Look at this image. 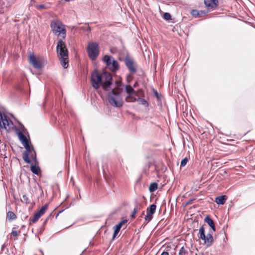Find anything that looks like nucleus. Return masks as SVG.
Masks as SVG:
<instances>
[{
    "mask_svg": "<svg viewBox=\"0 0 255 255\" xmlns=\"http://www.w3.org/2000/svg\"><path fill=\"white\" fill-rule=\"evenodd\" d=\"M112 80L111 74L107 72L100 74L98 70H95L91 74V84L93 87L96 90L101 85L104 90H109L112 84Z\"/></svg>",
    "mask_w": 255,
    "mask_h": 255,
    "instance_id": "nucleus-1",
    "label": "nucleus"
},
{
    "mask_svg": "<svg viewBox=\"0 0 255 255\" xmlns=\"http://www.w3.org/2000/svg\"><path fill=\"white\" fill-rule=\"evenodd\" d=\"M56 51L61 65L64 68L68 66V52L65 43L60 39L58 41L56 46Z\"/></svg>",
    "mask_w": 255,
    "mask_h": 255,
    "instance_id": "nucleus-2",
    "label": "nucleus"
},
{
    "mask_svg": "<svg viewBox=\"0 0 255 255\" xmlns=\"http://www.w3.org/2000/svg\"><path fill=\"white\" fill-rule=\"evenodd\" d=\"M50 27L53 33L62 39H65L66 35L65 25L58 19H53L50 22Z\"/></svg>",
    "mask_w": 255,
    "mask_h": 255,
    "instance_id": "nucleus-3",
    "label": "nucleus"
},
{
    "mask_svg": "<svg viewBox=\"0 0 255 255\" xmlns=\"http://www.w3.org/2000/svg\"><path fill=\"white\" fill-rule=\"evenodd\" d=\"M107 99L111 105L116 107H121L123 105L120 92L115 89H112L107 95Z\"/></svg>",
    "mask_w": 255,
    "mask_h": 255,
    "instance_id": "nucleus-4",
    "label": "nucleus"
},
{
    "mask_svg": "<svg viewBox=\"0 0 255 255\" xmlns=\"http://www.w3.org/2000/svg\"><path fill=\"white\" fill-rule=\"evenodd\" d=\"M103 61L107 67L112 71L116 72L119 69V64L112 56L106 55L103 58Z\"/></svg>",
    "mask_w": 255,
    "mask_h": 255,
    "instance_id": "nucleus-5",
    "label": "nucleus"
},
{
    "mask_svg": "<svg viewBox=\"0 0 255 255\" xmlns=\"http://www.w3.org/2000/svg\"><path fill=\"white\" fill-rule=\"evenodd\" d=\"M87 52L89 57L93 60H95L99 53V47L96 42L89 44L87 48Z\"/></svg>",
    "mask_w": 255,
    "mask_h": 255,
    "instance_id": "nucleus-6",
    "label": "nucleus"
},
{
    "mask_svg": "<svg viewBox=\"0 0 255 255\" xmlns=\"http://www.w3.org/2000/svg\"><path fill=\"white\" fill-rule=\"evenodd\" d=\"M22 144L26 149V150L23 153V159L25 162L27 163H30V160L29 158V156L30 154L32 151L34 150L33 147L32 145H29L28 143V141L27 142H26L25 143H24Z\"/></svg>",
    "mask_w": 255,
    "mask_h": 255,
    "instance_id": "nucleus-7",
    "label": "nucleus"
},
{
    "mask_svg": "<svg viewBox=\"0 0 255 255\" xmlns=\"http://www.w3.org/2000/svg\"><path fill=\"white\" fill-rule=\"evenodd\" d=\"M125 63L131 73H134L136 72V65L132 58L126 56L125 58Z\"/></svg>",
    "mask_w": 255,
    "mask_h": 255,
    "instance_id": "nucleus-8",
    "label": "nucleus"
},
{
    "mask_svg": "<svg viewBox=\"0 0 255 255\" xmlns=\"http://www.w3.org/2000/svg\"><path fill=\"white\" fill-rule=\"evenodd\" d=\"M156 206L155 204H152L147 209V214L144 217V219L147 223L149 222L153 218V214L155 213Z\"/></svg>",
    "mask_w": 255,
    "mask_h": 255,
    "instance_id": "nucleus-9",
    "label": "nucleus"
},
{
    "mask_svg": "<svg viewBox=\"0 0 255 255\" xmlns=\"http://www.w3.org/2000/svg\"><path fill=\"white\" fill-rule=\"evenodd\" d=\"M29 60L30 63L35 68L39 69L41 68L42 65L41 63L37 60L34 55H30Z\"/></svg>",
    "mask_w": 255,
    "mask_h": 255,
    "instance_id": "nucleus-10",
    "label": "nucleus"
},
{
    "mask_svg": "<svg viewBox=\"0 0 255 255\" xmlns=\"http://www.w3.org/2000/svg\"><path fill=\"white\" fill-rule=\"evenodd\" d=\"M204 3L209 9H212L218 5V0H204Z\"/></svg>",
    "mask_w": 255,
    "mask_h": 255,
    "instance_id": "nucleus-11",
    "label": "nucleus"
},
{
    "mask_svg": "<svg viewBox=\"0 0 255 255\" xmlns=\"http://www.w3.org/2000/svg\"><path fill=\"white\" fill-rule=\"evenodd\" d=\"M127 220H122L115 226V231L112 238L113 240H114L118 234L119 233L123 225L127 223Z\"/></svg>",
    "mask_w": 255,
    "mask_h": 255,
    "instance_id": "nucleus-12",
    "label": "nucleus"
},
{
    "mask_svg": "<svg viewBox=\"0 0 255 255\" xmlns=\"http://www.w3.org/2000/svg\"><path fill=\"white\" fill-rule=\"evenodd\" d=\"M208 12L206 10H197L196 9H193L191 11L192 15L195 17H201L203 15H205Z\"/></svg>",
    "mask_w": 255,
    "mask_h": 255,
    "instance_id": "nucleus-13",
    "label": "nucleus"
},
{
    "mask_svg": "<svg viewBox=\"0 0 255 255\" xmlns=\"http://www.w3.org/2000/svg\"><path fill=\"white\" fill-rule=\"evenodd\" d=\"M204 241V243L208 247H209L212 245L213 242V238L212 235L211 234H208L207 236L205 237V239L203 240Z\"/></svg>",
    "mask_w": 255,
    "mask_h": 255,
    "instance_id": "nucleus-14",
    "label": "nucleus"
},
{
    "mask_svg": "<svg viewBox=\"0 0 255 255\" xmlns=\"http://www.w3.org/2000/svg\"><path fill=\"white\" fill-rule=\"evenodd\" d=\"M227 198L225 195L218 196L216 198L215 201L219 205H223L225 204Z\"/></svg>",
    "mask_w": 255,
    "mask_h": 255,
    "instance_id": "nucleus-15",
    "label": "nucleus"
},
{
    "mask_svg": "<svg viewBox=\"0 0 255 255\" xmlns=\"http://www.w3.org/2000/svg\"><path fill=\"white\" fill-rule=\"evenodd\" d=\"M205 221L211 227L214 231H215V224L213 220L210 217L207 216L205 219Z\"/></svg>",
    "mask_w": 255,
    "mask_h": 255,
    "instance_id": "nucleus-16",
    "label": "nucleus"
},
{
    "mask_svg": "<svg viewBox=\"0 0 255 255\" xmlns=\"http://www.w3.org/2000/svg\"><path fill=\"white\" fill-rule=\"evenodd\" d=\"M17 135L19 140L21 141L22 144H23L24 143H25L28 141L26 136L24 135L22 131H18L17 132Z\"/></svg>",
    "mask_w": 255,
    "mask_h": 255,
    "instance_id": "nucleus-17",
    "label": "nucleus"
},
{
    "mask_svg": "<svg viewBox=\"0 0 255 255\" xmlns=\"http://www.w3.org/2000/svg\"><path fill=\"white\" fill-rule=\"evenodd\" d=\"M178 255H189L188 248L182 247L179 250Z\"/></svg>",
    "mask_w": 255,
    "mask_h": 255,
    "instance_id": "nucleus-18",
    "label": "nucleus"
},
{
    "mask_svg": "<svg viewBox=\"0 0 255 255\" xmlns=\"http://www.w3.org/2000/svg\"><path fill=\"white\" fill-rule=\"evenodd\" d=\"M137 99L134 97L132 94H128L126 98V101L127 102H134L137 101Z\"/></svg>",
    "mask_w": 255,
    "mask_h": 255,
    "instance_id": "nucleus-19",
    "label": "nucleus"
},
{
    "mask_svg": "<svg viewBox=\"0 0 255 255\" xmlns=\"http://www.w3.org/2000/svg\"><path fill=\"white\" fill-rule=\"evenodd\" d=\"M48 205L45 204L43 206L37 213L41 217L48 209Z\"/></svg>",
    "mask_w": 255,
    "mask_h": 255,
    "instance_id": "nucleus-20",
    "label": "nucleus"
},
{
    "mask_svg": "<svg viewBox=\"0 0 255 255\" xmlns=\"http://www.w3.org/2000/svg\"><path fill=\"white\" fill-rule=\"evenodd\" d=\"M141 205L139 204L136 203L135 205V207L134 208V209L133 210V212L131 214V216L132 218H134L135 217V215L137 212L138 210H139Z\"/></svg>",
    "mask_w": 255,
    "mask_h": 255,
    "instance_id": "nucleus-21",
    "label": "nucleus"
},
{
    "mask_svg": "<svg viewBox=\"0 0 255 255\" xmlns=\"http://www.w3.org/2000/svg\"><path fill=\"white\" fill-rule=\"evenodd\" d=\"M199 234H200V238L203 240L205 239L206 235L205 234V230L203 226H202L199 229Z\"/></svg>",
    "mask_w": 255,
    "mask_h": 255,
    "instance_id": "nucleus-22",
    "label": "nucleus"
},
{
    "mask_svg": "<svg viewBox=\"0 0 255 255\" xmlns=\"http://www.w3.org/2000/svg\"><path fill=\"white\" fill-rule=\"evenodd\" d=\"M126 91L128 94H132V93H135V91L134 90L133 87L130 85H127L126 86Z\"/></svg>",
    "mask_w": 255,
    "mask_h": 255,
    "instance_id": "nucleus-23",
    "label": "nucleus"
},
{
    "mask_svg": "<svg viewBox=\"0 0 255 255\" xmlns=\"http://www.w3.org/2000/svg\"><path fill=\"white\" fill-rule=\"evenodd\" d=\"M40 169L38 166L32 165L31 166V171L32 173L36 175H38L39 173Z\"/></svg>",
    "mask_w": 255,
    "mask_h": 255,
    "instance_id": "nucleus-24",
    "label": "nucleus"
},
{
    "mask_svg": "<svg viewBox=\"0 0 255 255\" xmlns=\"http://www.w3.org/2000/svg\"><path fill=\"white\" fill-rule=\"evenodd\" d=\"M137 102H138L140 104L144 105L146 107L148 106V103L144 99L138 98L137 99Z\"/></svg>",
    "mask_w": 255,
    "mask_h": 255,
    "instance_id": "nucleus-25",
    "label": "nucleus"
},
{
    "mask_svg": "<svg viewBox=\"0 0 255 255\" xmlns=\"http://www.w3.org/2000/svg\"><path fill=\"white\" fill-rule=\"evenodd\" d=\"M7 217L8 218L9 220H14L16 218V216L15 214L11 211H8L7 213Z\"/></svg>",
    "mask_w": 255,
    "mask_h": 255,
    "instance_id": "nucleus-26",
    "label": "nucleus"
},
{
    "mask_svg": "<svg viewBox=\"0 0 255 255\" xmlns=\"http://www.w3.org/2000/svg\"><path fill=\"white\" fill-rule=\"evenodd\" d=\"M157 189V184L155 182L150 184L149 190L150 192H154Z\"/></svg>",
    "mask_w": 255,
    "mask_h": 255,
    "instance_id": "nucleus-27",
    "label": "nucleus"
},
{
    "mask_svg": "<svg viewBox=\"0 0 255 255\" xmlns=\"http://www.w3.org/2000/svg\"><path fill=\"white\" fill-rule=\"evenodd\" d=\"M40 217L41 216L37 213H36L32 218H30L29 219V221H32L33 223H35L38 220Z\"/></svg>",
    "mask_w": 255,
    "mask_h": 255,
    "instance_id": "nucleus-28",
    "label": "nucleus"
},
{
    "mask_svg": "<svg viewBox=\"0 0 255 255\" xmlns=\"http://www.w3.org/2000/svg\"><path fill=\"white\" fill-rule=\"evenodd\" d=\"M132 95L136 96H142L144 95V93L142 89H139L137 91H135V93H132Z\"/></svg>",
    "mask_w": 255,
    "mask_h": 255,
    "instance_id": "nucleus-29",
    "label": "nucleus"
},
{
    "mask_svg": "<svg viewBox=\"0 0 255 255\" xmlns=\"http://www.w3.org/2000/svg\"><path fill=\"white\" fill-rule=\"evenodd\" d=\"M163 18L166 20H169L171 19V16L169 13L165 12L163 14Z\"/></svg>",
    "mask_w": 255,
    "mask_h": 255,
    "instance_id": "nucleus-30",
    "label": "nucleus"
},
{
    "mask_svg": "<svg viewBox=\"0 0 255 255\" xmlns=\"http://www.w3.org/2000/svg\"><path fill=\"white\" fill-rule=\"evenodd\" d=\"M188 158L187 157H185L181 160L180 167H184L187 164L188 162Z\"/></svg>",
    "mask_w": 255,
    "mask_h": 255,
    "instance_id": "nucleus-31",
    "label": "nucleus"
},
{
    "mask_svg": "<svg viewBox=\"0 0 255 255\" xmlns=\"http://www.w3.org/2000/svg\"><path fill=\"white\" fill-rule=\"evenodd\" d=\"M22 202H24L25 203H29L28 198L27 197L26 195H23L22 196V199H21Z\"/></svg>",
    "mask_w": 255,
    "mask_h": 255,
    "instance_id": "nucleus-32",
    "label": "nucleus"
},
{
    "mask_svg": "<svg viewBox=\"0 0 255 255\" xmlns=\"http://www.w3.org/2000/svg\"><path fill=\"white\" fill-rule=\"evenodd\" d=\"M36 8L39 10H41L45 8V6L44 4H39L36 6Z\"/></svg>",
    "mask_w": 255,
    "mask_h": 255,
    "instance_id": "nucleus-33",
    "label": "nucleus"
},
{
    "mask_svg": "<svg viewBox=\"0 0 255 255\" xmlns=\"http://www.w3.org/2000/svg\"><path fill=\"white\" fill-rule=\"evenodd\" d=\"M11 235L13 236L14 237H16L18 236V233L15 231H12L11 232Z\"/></svg>",
    "mask_w": 255,
    "mask_h": 255,
    "instance_id": "nucleus-34",
    "label": "nucleus"
},
{
    "mask_svg": "<svg viewBox=\"0 0 255 255\" xmlns=\"http://www.w3.org/2000/svg\"><path fill=\"white\" fill-rule=\"evenodd\" d=\"M31 158L32 159V160H34L35 162H36V156H33V155H31Z\"/></svg>",
    "mask_w": 255,
    "mask_h": 255,
    "instance_id": "nucleus-35",
    "label": "nucleus"
},
{
    "mask_svg": "<svg viewBox=\"0 0 255 255\" xmlns=\"http://www.w3.org/2000/svg\"><path fill=\"white\" fill-rule=\"evenodd\" d=\"M155 96L158 98L159 99V95L157 91H155L154 92Z\"/></svg>",
    "mask_w": 255,
    "mask_h": 255,
    "instance_id": "nucleus-36",
    "label": "nucleus"
},
{
    "mask_svg": "<svg viewBox=\"0 0 255 255\" xmlns=\"http://www.w3.org/2000/svg\"><path fill=\"white\" fill-rule=\"evenodd\" d=\"M161 255H169V253L167 252H163L161 254Z\"/></svg>",
    "mask_w": 255,
    "mask_h": 255,
    "instance_id": "nucleus-37",
    "label": "nucleus"
},
{
    "mask_svg": "<svg viewBox=\"0 0 255 255\" xmlns=\"http://www.w3.org/2000/svg\"><path fill=\"white\" fill-rule=\"evenodd\" d=\"M138 86V83L137 82H136L133 84V88H135V87H137V86Z\"/></svg>",
    "mask_w": 255,
    "mask_h": 255,
    "instance_id": "nucleus-38",
    "label": "nucleus"
},
{
    "mask_svg": "<svg viewBox=\"0 0 255 255\" xmlns=\"http://www.w3.org/2000/svg\"><path fill=\"white\" fill-rule=\"evenodd\" d=\"M87 30L89 31L91 30V28L90 27H88Z\"/></svg>",
    "mask_w": 255,
    "mask_h": 255,
    "instance_id": "nucleus-39",
    "label": "nucleus"
}]
</instances>
